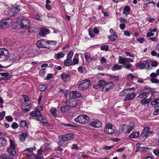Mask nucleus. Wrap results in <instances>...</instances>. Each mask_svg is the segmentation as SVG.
I'll return each instance as SVG.
<instances>
[{"label": "nucleus", "instance_id": "8", "mask_svg": "<svg viewBox=\"0 0 159 159\" xmlns=\"http://www.w3.org/2000/svg\"><path fill=\"white\" fill-rule=\"evenodd\" d=\"M89 125L92 127L97 128L101 127L102 123L98 120L95 119L91 121Z\"/></svg>", "mask_w": 159, "mask_h": 159}, {"label": "nucleus", "instance_id": "33", "mask_svg": "<svg viewBox=\"0 0 159 159\" xmlns=\"http://www.w3.org/2000/svg\"><path fill=\"white\" fill-rule=\"evenodd\" d=\"M110 79L112 81H117L119 80V77L118 76L109 75Z\"/></svg>", "mask_w": 159, "mask_h": 159}, {"label": "nucleus", "instance_id": "24", "mask_svg": "<svg viewBox=\"0 0 159 159\" xmlns=\"http://www.w3.org/2000/svg\"><path fill=\"white\" fill-rule=\"evenodd\" d=\"M24 98V104L26 106H29L30 104V102L28 97L27 95H23Z\"/></svg>", "mask_w": 159, "mask_h": 159}, {"label": "nucleus", "instance_id": "62", "mask_svg": "<svg viewBox=\"0 0 159 159\" xmlns=\"http://www.w3.org/2000/svg\"><path fill=\"white\" fill-rule=\"evenodd\" d=\"M154 35V34L152 32H150L147 33L146 36L147 37H149L151 36H153Z\"/></svg>", "mask_w": 159, "mask_h": 159}, {"label": "nucleus", "instance_id": "58", "mask_svg": "<svg viewBox=\"0 0 159 159\" xmlns=\"http://www.w3.org/2000/svg\"><path fill=\"white\" fill-rule=\"evenodd\" d=\"M44 151V150H43V148H41V147L40 149L38 150L37 151V153L38 155L41 154L42 152Z\"/></svg>", "mask_w": 159, "mask_h": 159}, {"label": "nucleus", "instance_id": "48", "mask_svg": "<svg viewBox=\"0 0 159 159\" xmlns=\"http://www.w3.org/2000/svg\"><path fill=\"white\" fill-rule=\"evenodd\" d=\"M106 83V82L103 80H100L99 81L98 84L100 86V87H102Z\"/></svg>", "mask_w": 159, "mask_h": 159}, {"label": "nucleus", "instance_id": "52", "mask_svg": "<svg viewBox=\"0 0 159 159\" xmlns=\"http://www.w3.org/2000/svg\"><path fill=\"white\" fill-rule=\"evenodd\" d=\"M159 103V99L156 98L152 102V104L153 105H155Z\"/></svg>", "mask_w": 159, "mask_h": 159}, {"label": "nucleus", "instance_id": "19", "mask_svg": "<svg viewBox=\"0 0 159 159\" xmlns=\"http://www.w3.org/2000/svg\"><path fill=\"white\" fill-rule=\"evenodd\" d=\"M148 64V66H149V63H148L147 61H141L136 64V66L139 67L140 68H143L146 67V65Z\"/></svg>", "mask_w": 159, "mask_h": 159}, {"label": "nucleus", "instance_id": "9", "mask_svg": "<svg viewBox=\"0 0 159 159\" xmlns=\"http://www.w3.org/2000/svg\"><path fill=\"white\" fill-rule=\"evenodd\" d=\"M12 19L10 18L3 19L0 22V27L3 28L12 23Z\"/></svg>", "mask_w": 159, "mask_h": 159}, {"label": "nucleus", "instance_id": "63", "mask_svg": "<svg viewBox=\"0 0 159 159\" xmlns=\"http://www.w3.org/2000/svg\"><path fill=\"white\" fill-rule=\"evenodd\" d=\"M89 34L91 38H93L94 37L95 35L93 34L92 31L90 30V29H89Z\"/></svg>", "mask_w": 159, "mask_h": 159}, {"label": "nucleus", "instance_id": "2", "mask_svg": "<svg viewBox=\"0 0 159 159\" xmlns=\"http://www.w3.org/2000/svg\"><path fill=\"white\" fill-rule=\"evenodd\" d=\"M10 145L9 148L7 149L8 153L13 156L17 155L16 148V144L15 141L12 139H10L9 140Z\"/></svg>", "mask_w": 159, "mask_h": 159}, {"label": "nucleus", "instance_id": "18", "mask_svg": "<svg viewBox=\"0 0 159 159\" xmlns=\"http://www.w3.org/2000/svg\"><path fill=\"white\" fill-rule=\"evenodd\" d=\"M46 41L44 39H40L37 41L36 44L37 46L39 48H48V47L43 46L44 43H46Z\"/></svg>", "mask_w": 159, "mask_h": 159}, {"label": "nucleus", "instance_id": "41", "mask_svg": "<svg viewBox=\"0 0 159 159\" xmlns=\"http://www.w3.org/2000/svg\"><path fill=\"white\" fill-rule=\"evenodd\" d=\"M84 57L87 61H89V59L90 57V54L88 52H85L84 53Z\"/></svg>", "mask_w": 159, "mask_h": 159}, {"label": "nucleus", "instance_id": "36", "mask_svg": "<svg viewBox=\"0 0 159 159\" xmlns=\"http://www.w3.org/2000/svg\"><path fill=\"white\" fill-rule=\"evenodd\" d=\"M11 8L16 14L20 11L19 6L18 5H16L15 6L12 7Z\"/></svg>", "mask_w": 159, "mask_h": 159}, {"label": "nucleus", "instance_id": "47", "mask_svg": "<svg viewBox=\"0 0 159 159\" xmlns=\"http://www.w3.org/2000/svg\"><path fill=\"white\" fill-rule=\"evenodd\" d=\"M41 148H43V150H48L50 148V147L48 144H46L43 145L41 146Z\"/></svg>", "mask_w": 159, "mask_h": 159}, {"label": "nucleus", "instance_id": "42", "mask_svg": "<svg viewBox=\"0 0 159 159\" xmlns=\"http://www.w3.org/2000/svg\"><path fill=\"white\" fill-rule=\"evenodd\" d=\"M73 54L74 53L73 51L72 50L70 51L67 55L66 58L71 59L73 56Z\"/></svg>", "mask_w": 159, "mask_h": 159}, {"label": "nucleus", "instance_id": "45", "mask_svg": "<svg viewBox=\"0 0 159 159\" xmlns=\"http://www.w3.org/2000/svg\"><path fill=\"white\" fill-rule=\"evenodd\" d=\"M46 86L44 84L39 85V89L40 91H43L46 89Z\"/></svg>", "mask_w": 159, "mask_h": 159}, {"label": "nucleus", "instance_id": "15", "mask_svg": "<svg viewBox=\"0 0 159 159\" xmlns=\"http://www.w3.org/2000/svg\"><path fill=\"white\" fill-rule=\"evenodd\" d=\"M81 96V93H78L77 91H72L70 92L69 97L70 98H76L80 97Z\"/></svg>", "mask_w": 159, "mask_h": 159}, {"label": "nucleus", "instance_id": "55", "mask_svg": "<svg viewBox=\"0 0 159 159\" xmlns=\"http://www.w3.org/2000/svg\"><path fill=\"white\" fill-rule=\"evenodd\" d=\"M5 119L8 121L12 122L13 120V118L10 116H6L5 117Z\"/></svg>", "mask_w": 159, "mask_h": 159}, {"label": "nucleus", "instance_id": "50", "mask_svg": "<svg viewBox=\"0 0 159 159\" xmlns=\"http://www.w3.org/2000/svg\"><path fill=\"white\" fill-rule=\"evenodd\" d=\"M8 14L10 16H13L16 14L11 8L10 11L8 12Z\"/></svg>", "mask_w": 159, "mask_h": 159}, {"label": "nucleus", "instance_id": "59", "mask_svg": "<svg viewBox=\"0 0 159 159\" xmlns=\"http://www.w3.org/2000/svg\"><path fill=\"white\" fill-rule=\"evenodd\" d=\"M154 154L156 156L159 155V150L158 149H155L153 151Z\"/></svg>", "mask_w": 159, "mask_h": 159}, {"label": "nucleus", "instance_id": "60", "mask_svg": "<svg viewBox=\"0 0 159 159\" xmlns=\"http://www.w3.org/2000/svg\"><path fill=\"white\" fill-rule=\"evenodd\" d=\"M113 146H106L103 147V149L105 150H110L111 148L113 147Z\"/></svg>", "mask_w": 159, "mask_h": 159}, {"label": "nucleus", "instance_id": "46", "mask_svg": "<svg viewBox=\"0 0 159 159\" xmlns=\"http://www.w3.org/2000/svg\"><path fill=\"white\" fill-rule=\"evenodd\" d=\"M149 103L148 99H143L141 101V103L143 105H145L146 104H148Z\"/></svg>", "mask_w": 159, "mask_h": 159}, {"label": "nucleus", "instance_id": "64", "mask_svg": "<svg viewBox=\"0 0 159 159\" xmlns=\"http://www.w3.org/2000/svg\"><path fill=\"white\" fill-rule=\"evenodd\" d=\"M124 34L125 35L128 37H129L130 36V33L127 30H126L124 32Z\"/></svg>", "mask_w": 159, "mask_h": 159}, {"label": "nucleus", "instance_id": "28", "mask_svg": "<svg viewBox=\"0 0 159 159\" xmlns=\"http://www.w3.org/2000/svg\"><path fill=\"white\" fill-rule=\"evenodd\" d=\"M109 38L111 41H114L118 39V37L116 33H113V34H112L109 36Z\"/></svg>", "mask_w": 159, "mask_h": 159}, {"label": "nucleus", "instance_id": "35", "mask_svg": "<svg viewBox=\"0 0 159 159\" xmlns=\"http://www.w3.org/2000/svg\"><path fill=\"white\" fill-rule=\"evenodd\" d=\"M134 125L133 124L132 125H127L126 132L128 134H129L132 130Z\"/></svg>", "mask_w": 159, "mask_h": 159}, {"label": "nucleus", "instance_id": "49", "mask_svg": "<svg viewBox=\"0 0 159 159\" xmlns=\"http://www.w3.org/2000/svg\"><path fill=\"white\" fill-rule=\"evenodd\" d=\"M108 46L107 45H103L101 47V49L102 50L107 51L108 49Z\"/></svg>", "mask_w": 159, "mask_h": 159}, {"label": "nucleus", "instance_id": "61", "mask_svg": "<svg viewBox=\"0 0 159 159\" xmlns=\"http://www.w3.org/2000/svg\"><path fill=\"white\" fill-rule=\"evenodd\" d=\"M124 11L129 12L130 10V8L128 6H125L124 8Z\"/></svg>", "mask_w": 159, "mask_h": 159}, {"label": "nucleus", "instance_id": "44", "mask_svg": "<svg viewBox=\"0 0 159 159\" xmlns=\"http://www.w3.org/2000/svg\"><path fill=\"white\" fill-rule=\"evenodd\" d=\"M79 60L78 58H75V57L73 59L72 61V65H74L77 64L79 63Z\"/></svg>", "mask_w": 159, "mask_h": 159}, {"label": "nucleus", "instance_id": "6", "mask_svg": "<svg viewBox=\"0 0 159 159\" xmlns=\"http://www.w3.org/2000/svg\"><path fill=\"white\" fill-rule=\"evenodd\" d=\"M114 126L111 124H108L105 127V132L109 134H113L114 132Z\"/></svg>", "mask_w": 159, "mask_h": 159}, {"label": "nucleus", "instance_id": "53", "mask_svg": "<svg viewBox=\"0 0 159 159\" xmlns=\"http://www.w3.org/2000/svg\"><path fill=\"white\" fill-rule=\"evenodd\" d=\"M46 43L48 44H56V42L55 41H47L46 42Z\"/></svg>", "mask_w": 159, "mask_h": 159}, {"label": "nucleus", "instance_id": "56", "mask_svg": "<svg viewBox=\"0 0 159 159\" xmlns=\"http://www.w3.org/2000/svg\"><path fill=\"white\" fill-rule=\"evenodd\" d=\"M18 124L16 122H13L11 125L12 128L14 129H16L18 127Z\"/></svg>", "mask_w": 159, "mask_h": 159}, {"label": "nucleus", "instance_id": "39", "mask_svg": "<svg viewBox=\"0 0 159 159\" xmlns=\"http://www.w3.org/2000/svg\"><path fill=\"white\" fill-rule=\"evenodd\" d=\"M19 136L20 140L23 142L25 140L27 135L26 134L22 133Z\"/></svg>", "mask_w": 159, "mask_h": 159}, {"label": "nucleus", "instance_id": "25", "mask_svg": "<svg viewBox=\"0 0 159 159\" xmlns=\"http://www.w3.org/2000/svg\"><path fill=\"white\" fill-rule=\"evenodd\" d=\"M139 131H135L131 134L129 137L131 138H136L139 136Z\"/></svg>", "mask_w": 159, "mask_h": 159}, {"label": "nucleus", "instance_id": "31", "mask_svg": "<svg viewBox=\"0 0 159 159\" xmlns=\"http://www.w3.org/2000/svg\"><path fill=\"white\" fill-rule=\"evenodd\" d=\"M70 109V107L68 105H66V106L62 107L61 109V111L62 112H65L66 111H68Z\"/></svg>", "mask_w": 159, "mask_h": 159}, {"label": "nucleus", "instance_id": "12", "mask_svg": "<svg viewBox=\"0 0 159 159\" xmlns=\"http://www.w3.org/2000/svg\"><path fill=\"white\" fill-rule=\"evenodd\" d=\"M9 53L8 51L6 48H0V58H4L7 57Z\"/></svg>", "mask_w": 159, "mask_h": 159}, {"label": "nucleus", "instance_id": "29", "mask_svg": "<svg viewBox=\"0 0 159 159\" xmlns=\"http://www.w3.org/2000/svg\"><path fill=\"white\" fill-rule=\"evenodd\" d=\"M122 68V66H119L118 64H115L112 68V70L113 71H115L117 70H121Z\"/></svg>", "mask_w": 159, "mask_h": 159}, {"label": "nucleus", "instance_id": "5", "mask_svg": "<svg viewBox=\"0 0 159 159\" xmlns=\"http://www.w3.org/2000/svg\"><path fill=\"white\" fill-rule=\"evenodd\" d=\"M30 23L29 20L24 17L21 19L19 24L21 28H27L30 26Z\"/></svg>", "mask_w": 159, "mask_h": 159}, {"label": "nucleus", "instance_id": "57", "mask_svg": "<svg viewBox=\"0 0 159 159\" xmlns=\"http://www.w3.org/2000/svg\"><path fill=\"white\" fill-rule=\"evenodd\" d=\"M152 83H157L158 82V80L155 78H152L150 79Z\"/></svg>", "mask_w": 159, "mask_h": 159}, {"label": "nucleus", "instance_id": "34", "mask_svg": "<svg viewBox=\"0 0 159 159\" xmlns=\"http://www.w3.org/2000/svg\"><path fill=\"white\" fill-rule=\"evenodd\" d=\"M159 114V105H157L155 107V110L153 112V114L157 115Z\"/></svg>", "mask_w": 159, "mask_h": 159}, {"label": "nucleus", "instance_id": "40", "mask_svg": "<svg viewBox=\"0 0 159 159\" xmlns=\"http://www.w3.org/2000/svg\"><path fill=\"white\" fill-rule=\"evenodd\" d=\"M148 149V148L147 147H138V149L137 150H136V152L140 151H147Z\"/></svg>", "mask_w": 159, "mask_h": 159}, {"label": "nucleus", "instance_id": "22", "mask_svg": "<svg viewBox=\"0 0 159 159\" xmlns=\"http://www.w3.org/2000/svg\"><path fill=\"white\" fill-rule=\"evenodd\" d=\"M7 143V140L6 139L3 137H0V148L6 146Z\"/></svg>", "mask_w": 159, "mask_h": 159}, {"label": "nucleus", "instance_id": "17", "mask_svg": "<svg viewBox=\"0 0 159 159\" xmlns=\"http://www.w3.org/2000/svg\"><path fill=\"white\" fill-rule=\"evenodd\" d=\"M114 85L113 82H110L106 84L102 89V91L103 92L108 91Z\"/></svg>", "mask_w": 159, "mask_h": 159}, {"label": "nucleus", "instance_id": "3", "mask_svg": "<svg viewBox=\"0 0 159 159\" xmlns=\"http://www.w3.org/2000/svg\"><path fill=\"white\" fill-rule=\"evenodd\" d=\"M75 121L80 124H86L89 120V117L86 115L84 114H80L75 119Z\"/></svg>", "mask_w": 159, "mask_h": 159}, {"label": "nucleus", "instance_id": "38", "mask_svg": "<svg viewBox=\"0 0 159 159\" xmlns=\"http://www.w3.org/2000/svg\"><path fill=\"white\" fill-rule=\"evenodd\" d=\"M19 125L20 127H25L27 126V124L26 121L24 120H21L20 122Z\"/></svg>", "mask_w": 159, "mask_h": 159}, {"label": "nucleus", "instance_id": "14", "mask_svg": "<svg viewBox=\"0 0 159 159\" xmlns=\"http://www.w3.org/2000/svg\"><path fill=\"white\" fill-rule=\"evenodd\" d=\"M50 33V31L48 29L42 27L40 29L39 31V34L40 36H44Z\"/></svg>", "mask_w": 159, "mask_h": 159}, {"label": "nucleus", "instance_id": "32", "mask_svg": "<svg viewBox=\"0 0 159 159\" xmlns=\"http://www.w3.org/2000/svg\"><path fill=\"white\" fill-rule=\"evenodd\" d=\"M130 89H128L122 91L120 93V96H127L129 93V91Z\"/></svg>", "mask_w": 159, "mask_h": 159}, {"label": "nucleus", "instance_id": "27", "mask_svg": "<svg viewBox=\"0 0 159 159\" xmlns=\"http://www.w3.org/2000/svg\"><path fill=\"white\" fill-rule=\"evenodd\" d=\"M64 63L65 66H69L72 65V60L71 59L66 58L64 61Z\"/></svg>", "mask_w": 159, "mask_h": 159}, {"label": "nucleus", "instance_id": "43", "mask_svg": "<svg viewBox=\"0 0 159 159\" xmlns=\"http://www.w3.org/2000/svg\"><path fill=\"white\" fill-rule=\"evenodd\" d=\"M56 57L58 59H60L61 58H63L65 55L64 54L62 53H58L56 54Z\"/></svg>", "mask_w": 159, "mask_h": 159}, {"label": "nucleus", "instance_id": "23", "mask_svg": "<svg viewBox=\"0 0 159 159\" xmlns=\"http://www.w3.org/2000/svg\"><path fill=\"white\" fill-rule=\"evenodd\" d=\"M1 75L3 77L2 78V79L4 80H7L10 79L11 78V76L9 75L8 73H1Z\"/></svg>", "mask_w": 159, "mask_h": 159}, {"label": "nucleus", "instance_id": "16", "mask_svg": "<svg viewBox=\"0 0 159 159\" xmlns=\"http://www.w3.org/2000/svg\"><path fill=\"white\" fill-rule=\"evenodd\" d=\"M66 105H68L70 107H75L78 105V102L75 100H67L66 102Z\"/></svg>", "mask_w": 159, "mask_h": 159}, {"label": "nucleus", "instance_id": "13", "mask_svg": "<svg viewBox=\"0 0 159 159\" xmlns=\"http://www.w3.org/2000/svg\"><path fill=\"white\" fill-rule=\"evenodd\" d=\"M19 57L18 54L16 53L10 54L9 56V60L11 62H13L16 61Z\"/></svg>", "mask_w": 159, "mask_h": 159}, {"label": "nucleus", "instance_id": "11", "mask_svg": "<svg viewBox=\"0 0 159 159\" xmlns=\"http://www.w3.org/2000/svg\"><path fill=\"white\" fill-rule=\"evenodd\" d=\"M74 137V136L73 134L70 133L61 136V138L63 142H65L72 139Z\"/></svg>", "mask_w": 159, "mask_h": 159}, {"label": "nucleus", "instance_id": "37", "mask_svg": "<svg viewBox=\"0 0 159 159\" xmlns=\"http://www.w3.org/2000/svg\"><path fill=\"white\" fill-rule=\"evenodd\" d=\"M50 112L53 116H56L57 111L56 109L54 107H52L50 109Z\"/></svg>", "mask_w": 159, "mask_h": 159}, {"label": "nucleus", "instance_id": "1", "mask_svg": "<svg viewBox=\"0 0 159 159\" xmlns=\"http://www.w3.org/2000/svg\"><path fill=\"white\" fill-rule=\"evenodd\" d=\"M30 115L32 117H36L37 120L43 123L45 125H48V121L45 119L44 117L41 114L38 109L35 108L34 111L31 112Z\"/></svg>", "mask_w": 159, "mask_h": 159}, {"label": "nucleus", "instance_id": "7", "mask_svg": "<svg viewBox=\"0 0 159 159\" xmlns=\"http://www.w3.org/2000/svg\"><path fill=\"white\" fill-rule=\"evenodd\" d=\"M152 133V132L150 130L148 127H145L141 134L140 137L141 138H146L147 136H149Z\"/></svg>", "mask_w": 159, "mask_h": 159}, {"label": "nucleus", "instance_id": "51", "mask_svg": "<svg viewBox=\"0 0 159 159\" xmlns=\"http://www.w3.org/2000/svg\"><path fill=\"white\" fill-rule=\"evenodd\" d=\"M53 77V75L52 74H49L47 75L46 76L45 78V80H48L51 79Z\"/></svg>", "mask_w": 159, "mask_h": 159}, {"label": "nucleus", "instance_id": "30", "mask_svg": "<svg viewBox=\"0 0 159 159\" xmlns=\"http://www.w3.org/2000/svg\"><path fill=\"white\" fill-rule=\"evenodd\" d=\"M127 125L124 124L121 125L120 127V130L121 132L125 133L126 132Z\"/></svg>", "mask_w": 159, "mask_h": 159}, {"label": "nucleus", "instance_id": "21", "mask_svg": "<svg viewBox=\"0 0 159 159\" xmlns=\"http://www.w3.org/2000/svg\"><path fill=\"white\" fill-rule=\"evenodd\" d=\"M61 78L64 81H68L70 78V76L68 74L63 73L61 75Z\"/></svg>", "mask_w": 159, "mask_h": 159}, {"label": "nucleus", "instance_id": "54", "mask_svg": "<svg viewBox=\"0 0 159 159\" xmlns=\"http://www.w3.org/2000/svg\"><path fill=\"white\" fill-rule=\"evenodd\" d=\"M5 111H3L0 113V120H2L4 117L5 116Z\"/></svg>", "mask_w": 159, "mask_h": 159}, {"label": "nucleus", "instance_id": "10", "mask_svg": "<svg viewBox=\"0 0 159 159\" xmlns=\"http://www.w3.org/2000/svg\"><path fill=\"white\" fill-rule=\"evenodd\" d=\"M119 62L120 64H124L126 63L129 62H133V60L130 58H126L125 57H119Z\"/></svg>", "mask_w": 159, "mask_h": 159}, {"label": "nucleus", "instance_id": "26", "mask_svg": "<svg viewBox=\"0 0 159 159\" xmlns=\"http://www.w3.org/2000/svg\"><path fill=\"white\" fill-rule=\"evenodd\" d=\"M149 93L148 92H144L140 94L138 97L140 98L145 99L147 98Z\"/></svg>", "mask_w": 159, "mask_h": 159}, {"label": "nucleus", "instance_id": "4", "mask_svg": "<svg viewBox=\"0 0 159 159\" xmlns=\"http://www.w3.org/2000/svg\"><path fill=\"white\" fill-rule=\"evenodd\" d=\"M90 80L88 79L82 80L78 86V89L80 90L86 89L90 85Z\"/></svg>", "mask_w": 159, "mask_h": 159}, {"label": "nucleus", "instance_id": "20", "mask_svg": "<svg viewBox=\"0 0 159 159\" xmlns=\"http://www.w3.org/2000/svg\"><path fill=\"white\" fill-rule=\"evenodd\" d=\"M136 95L135 93L133 92L132 93H129L127 95V96L125 97L124 99L125 101H128L132 100L134 98Z\"/></svg>", "mask_w": 159, "mask_h": 159}]
</instances>
